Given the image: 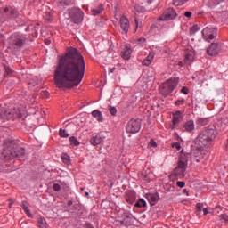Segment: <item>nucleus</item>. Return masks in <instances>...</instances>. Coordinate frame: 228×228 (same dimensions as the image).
Segmentation results:
<instances>
[{"label": "nucleus", "mask_w": 228, "mask_h": 228, "mask_svg": "<svg viewBox=\"0 0 228 228\" xmlns=\"http://www.w3.org/2000/svg\"><path fill=\"white\" fill-rule=\"evenodd\" d=\"M136 200V195L134 193H127L126 194V202H129V204H133Z\"/></svg>", "instance_id": "29"}, {"label": "nucleus", "mask_w": 228, "mask_h": 228, "mask_svg": "<svg viewBox=\"0 0 228 228\" xmlns=\"http://www.w3.org/2000/svg\"><path fill=\"white\" fill-rule=\"evenodd\" d=\"M220 53V46L218 43H212L207 50L208 56H216Z\"/></svg>", "instance_id": "14"}, {"label": "nucleus", "mask_w": 228, "mask_h": 228, "mask_svg": "<svg viewBox=\"0 0 228 228\" xmlns=\"http://www.w3.org/2000/svg\"><path fill=\"white\" fill-rule=\"evenodd\" d=\"M86 197H88L89 193H88V192H86Z\"/></svg>", "instance_id": "58"}, {"label": "nucleus", "mask_w": 228, "mask_h": 228, "mask_svg": "<svg viewBox=\"0 0 228 228\" xmlns=\"http://www.w3.org/2000/svg\"><path fill=\"white\" fill-rule=\"evenodd\" d=\"M184 15H185V17L190 18V17H191V12H185Z\"/></svg>", "instance_id": "49"}, {"label": "nucleus", "mask_w": 228, "mask_h": 228, "mask_svg": "<svg viewBox=\"0 0 228 228\" xmlns=\"http://www.w3.org/2000/svg\"><path fill=\"white\" fill-rule=\"evenodd\" d=\"M184 102H186V100H184V98L178 99L175 102V106H183Z\"/></svg>", "instance_id": "37"}, {"label": "nucleus", "mask_w": 228, "mask_h": 228, "mask_svg": "<svg viewBox=\"0 0 228 228\" xmlns=\"http://www.w3.org/2000/svg\"><path fill=\"white\" fill-rule=\"evenodd\" d=\"M115 70H117V68L113 67V68H111V69L109 70V72H110V74H113V72H115Z\"/></svg>", "instance_id": "50"}, {"label": "nucleus", "mask_w": 228, "mask_h": 228, "mask_svg": "<svg viewBox=\"0 0 228 228\" xmlns=\"http://www.w3.org/2000/svg\"><path fill=\"white\" fill-rule=\"evenodd\" d=\"M208 208H203V215H208Z\"/></svg>", "instance_id": "52"}, {"label": "nucleus", "mask_w": 228, "mask_h": 228, "mask_svg": "<svg viewBox=\"0 0 228 228\" xmlns=\"http://www.w3.org/2000/svg\"><path fill=\"white\" fill-rule=\"evenodd\" d=\"M134 10H135L136 12H138L139 13H140V12H142V9H138V5H136V6L134 7Z\"/></svg>", "instance_id": "53"}, {"label": "nucleus", "mask_w": 228, "mask_h": 228, "mask_svg": "<svg viewBox=\"0 0 228 228\" xmlns=\"http://www.w3.org/2000/svg\"><path fill=\"white\" fill-rule=\"evenodd\" d=\"M181 94H184V95H188V94H190V89H188V87L183 86L181 89Z\"/></svg>", "instance_id": "41"}, {"label": "nucleus", "mask_w": 228, "mask_h": 228, "mask_svg": "<svg viewBox=\"0 0 228 228\" xmlns=\"http://www.w3.org/2000/svg\"><path fill=\"white\" fill-rule=\"evenodd\" d=\"M102 142H104V136H102L101 134H98L93 136L92 139L90 140V143L91 145H94V147L97 145H101Z\"/></svg>", "instance_id": "17"}, {"label": "nucleus", "mask_w": 228, "mask_h": 228, "mask_svg": "<svg viewBox=\"0 0 228 228\" xmlns=\"http://www.w3.org/2000/svg\"><path fill=\"white\" fill-rule=\"evenodd\" d=\"M177 17V12L174 8H168L165 12L159 18V20H174Z\"/></svg>", "instance_id": "10"}, {"label": "nucleus", "mask_w": 228, "mask_h": 228, "mask_svg": "<svg viewBox=\"0 0 228 228\" xmlns=\"http://www.w3.org/2000/svg\"><path fill=\"white\" fill-rule=\"evenodd\" d=\"M135 24H136V28H135V32L138 29V19H135Z\"/></svg>", "instance_id": "54"}, {"label": "nucleus", "mask_w": 228, "mask_h": 228, "mask_svg": "<svg viewBox=\"0 0 228 228\" xmlns=\"http://www.w3.org/2000/svg\"><path fill=\"white\" fill-rule=\"evenodd\" d=\"M145 1H147V3H151V0H145Z\"/></svg>", "instance_id": "59"}, {"label": "nucleus", "mask_w": 228, "mask_h": 228, "mask_svg": "<svg viewBox=\"0 0 228 228\" xmlns=\"http://www.w3.org/2000/svg\"><path fill=\"white\" fill-rule=\"evenodd\" d=\"M147 206V202L143 199H140L138 202L135 203V208H145Z\"/></svg>", "instance_id": "31"}, {"label": "nucleus", "mask_w": 228, "mask_h": 228, "mask_svg": "<svg viewBox=\"0 0 228 228\" xmlns=\"http://www.w3.org/2000/svg\"><path fill=\"white\" fill-rule=\"evenodd\" d=\"M215 138H216V131L215 129H205L198 136L199 145H200L201 149L202 147H208Z\"/></svg>", "instance_id": "3"}, {"label": "nucleus", "mask_w": 228, "mask_h": 228, "mask_svg": "<svg viewBox=\"0 0 228 228\" xmlns=\"http://www.w3.org/2000/svg\"><path fill=\"white\" fill-rule=\"evenodd\" d=\"M176 185L179 187V188H184V186H186V183L183 182V181H178L176 183Z\"/></svg>", "instance_id": "46"}, {"label": "nucleus", "mask_w": 228, "mask_h": 228, "mask_svg": "<svg viewBox=\"0 0 228 228\" xmlns=\"http://www.w3.org/2000/svg\"><path fill=\"white\" fill-rule=\"evenodd\" d=\"M22 208L23 211H25L26 215H28V216H32L31 210H29V208H28V201H22Z\"/></svg>", "instance_id": "28"}, {"label": "nucleus", "mask_w": 228, "mask_h": 228, "mask_svg": "<svg viewBox=\"0 0 228 228\" xmlns=\"http://www.w3.org/2000/svg\"><path fill=\"white\" fill-rule=\"evenodd\" d=\"M146 198L150 202L151 206H156L159 201V194L158 193H148L146 194Z\"/></svg>", "instance_id": "16"}, {"label": "nucleus", "mask_w": 228, "mask_h": 228, "mask_svg": "<svg viewBox=\"0 0 228 228\" xmlns=\"http://www.w3.org/2000/svg\"><path fill=\"white\" fill-rule=\"evenodd\" d=\"M194 60H195V53H193V52H190L185 55L183 61L179 62V65L181 67H184V65H191Z\"/></svg>", "instance_id": "15"}, {"label": "nucleus", "mask_w": 228, "mask_h": 228, "mask_svg": "<svg viewBox=\"0 0 228 228\" xmlns=\"http://www.w3.org/2000/svg\"><path fill=\"white\" fill-rule=\"evenodd\" d=\"M219 124L221 125L220 131L225 129V127H228V116L225 118H223L219 122Z\"/></svg>", "instance_id": "26"}, {"label": "nucleus", "mask_w": 228, "mask_h": 228, "mask_svg": "<svg viewBox=\"0 0 228 228\" xmlns=\"http://www.w3.org/2000/svg\"><path fill=\"white\" fill-rule=\"evenodd\" d=\"M196 208H197V211H196V213H197V215H199V213H200V211H202V204L201 203H198V204H196Z\"/></svg>", "instance_id": "47"}, {"label": "nucleus", "mask_w": 228, "mask_h": 228, "mask_svg": "<svg viewBox=\"0 0 228 228\" xmlns=\"http://www.w3.org/2000/svg\"><path fill=\"white\" fill-rule=\"evenodd\" d=\"M59 134H60L61 138H69V133L67 132V130L61 128L59 130Z\"/></svg>", "instance_id": "34"}, {"label": "nucleus", "mask_w": 228, "mask_h": 228, "mask_svg": "<svg viewBox=\"0 0 228 228\" xmlns=\"http://www.w3.org/2000/svg\"><path fill=\"white\" fill-rule=\"evenodd\" d=\"M13 117L20 118L22 117V111L12 112L10 110H4L0 107V122H6V120H12Z\"/></svg>", "instance_id": "7"}, {"label": "nucleus", "mask_w": 228, "mask_h": 228, "mask_svg": "<svg viewBox=\"0 0 228 228\" xmlns=\"http://www.w3.org/2000/svg\"><path fill=\"white\" fill-rule=\"evenodd\" d=\"M102 10H104V8L102 7V4H101L97 9H92V15L94 17L101 15V13H102Z\"/></svg>", "instance_id": "27"}, {"label": "nucleus", "mask_w": 228, "mask_h": 228, "mask_svg": "<svg viewBox=\"0 0 228 228\" xmlns=\"http://www.w3.org/2000/svg\"><path fill=\"white\" fill-rule=\"evenodd\" d=\"M140 129H142V124L138 119L132 118L126 125V133L131 134L138 133Z\"/></svg>", "instance_id": "9"}, {"label": "nucleus", "mask_w": 228, "mask_h": 228, "mask_svg": "<svg viewBox=\"0 0 228 228\" xmlns=\"http://www.w3.org/2000/svg\"><path fill=\"white\" fill-rule=\"evenodd\" d=\"M37 226L39 228H48L47 221L44 217H38L37 219Z\"/></svg>", "instance_id": "23"}, {"label": "nucleus", "mask_w": 228, "mask_h": 228, "mask_svg": "<svg viewBox=\"0 0 228 228\" xmlns=\"http://www.w3.org/2000/svg\"><path fill=\"white\" fill-rule=\"evenodd\" d=\"M185 3H188V0H174L173 4L174 6H183Z\"/></svg>", "instance_id": "33"}, {"label": "nucleus", "mask_w": 228, "mask_h": 228, "mask_svg": "<svg viewBox=\"0 0 228 228\" xmlns=\"http://www.w3.org/2000/svg\"><path fill=\"white\" fill-rule=\"evenodd\" d=\"M72 204H74V200H69L68 201V206L70 207V206H72Z\"/></svg>", "instance_id": "51"}, {"label": "nucleus", "mask_w": 228, "mask_h": 228, "mask_svg": "<svg viewBox=\"0 0 228 228\" xmlns=\"http://www.w3.org/2000/svg\"><path fill=\"white\" fill-rule=\"evenodd\" d=\"M183 193H186L187 196L190 195V193H189V191H188L187 189H184V190H183Z\"/></svg>", "instance_id": "55"}, {"label": "nucleus", "mask_w": 228, "mask_h": 228, "mask_svg": "<svg viewBox=\"0 0 228 228\" xmlns=\"http://www.w3.org/2000/svg\"><path fill=\"white\" fill-rule=\"evenodd\" d=\"M58 3L61 6H70L74 0H58Z\"/></svg>", "instance_id": "30"}, {"label": "nucleus", "mask_w": 228, "mask_h": 228, "mask_svg": "<svg viewBox=\"0 0 228 228\" xmlns=\"http://www.w3.org/2000/svg\"><path fill=\"white\" fill-rule=\"evenodd\" d=\"M200 28H199V25H193L191 29H190V33L191 35H195V33H197V31H200Z\"/></svg>", "instance_id": "35"}, {"label": "nucleus", "mask_w": 228, "mask_h": 228, "mask_svg": "<svg viewBox=\"0 0 228 228\" xmlns=\"http://www.w3.org/2000/svg\"><path fill=\"white\" fill-rule=\"evenodd\" d=\"M92 116L96 118L99 122H104V117L102 116V112L99 110H95L92 112Z\"/></svg>", "instance_id": "21"}, {"label": "nucleus", "mask_w": 228, "mask_h": 228, "mask_svg": "<svg viewBox=\"0 0 228 228\" xmlns=\"http://www.w3.org/2000/svg\"><path fill=\"white\" fill-rule=\"evenodd\" d=\"M66 19H69L70 22L74 24H81L83 19H85V13L81 9L72 8L68 10V14H66Z\"/></svg>", "instance_id": "5"}, {"label": "nucleus", "mask_w": 228, "mask_h": 228, "mask_svg": "<svg viewBox=\"0 0 228 228\" xmlns=\"http://www.w3.org/2000/svg\"><path fill=\"white\" fill-rule=\"evenodd\" d=\"M8 41L12 47L19 49L26 44V37L19 32H15L9 37Z\"/></svg>", "instance_id": "6"}, {"label": "nucleus", "mask_w": 228, "mask_h": 228, "mask_svg": "<svg viewBox=\"0 0 228 228\" xmlns=\"http://www.w3.org/2000/svg\"><path fill=\"white\" fill-rule=\"evenodd\" d=\"M61 158L62 162L64 163V165H67V166L71 165L72 160H71L70 157L69 156V154L62 153L61 155Z\"/></svg>", "instance_id": "22"}, {"label": "nucleus", "mask_w": 228, "mask_h": 228, "mask_svg": "<svg viewBox=\"0 0 228 228\" xmlns=\"http://www.w3.org/2000/svg\"><path fill=\"white\" fill-rule=\"evenodd\" d=\"M154 53L151 52L142 62V67H149V65H152V61H154Z\"/></svg>", "instance_id": "19"}, {"label": "nucleus", "mask_w": 228, "mask_h": 228, "mask_svg": "<svg viewBox=\"0 0 228 228\" xmlns=\"http://www.w3.org/2000/svg\"><path fill=\"white\" fill-rule=\"evenodd\" d=\"M83 190H84V189H83V188H81V191H83Z\"/></svg>", "instance_id": "61"}, {"label": "nucleus", "mask_w": 228, "mask_h": 228, "mask_svg": "<svg viewBox=\"0 0 228 228\" xmlns=\"http://www.w3.org/2000/svg\"><path fill=\"white\" fill-rule=\"evenodd\" d=\"M173 149H175L176 151H181V143L180 142H175L172 144Z\"/></svg>", "instance_id": "43"}, {"label": "nucleus", "mask_w": 228, "mask_h": 228, "mask_svg": "<svg viewBox=\"0 0 228 228\" xmlns=\"http://www.w3.org/2000/svg\"><path fill=\"white\" fill-rule=\"evenodd\" d=\"M120 28L123 34H127L129 32V28H131V24L129 23V19L126 16H122L120 18Z\"/></svg>", "instance_id": "12"}, {"label": "nucleus", "mask_w": 228, "mask_h": 228, "mask_svg": "<svg viewBox=\"0 0 228 228\" xmlns=\"http://www.w3.org/2000/svg\"><path fill=\"white\" fill-rule=\"evenodd\" d=\"M69 143H70L71 147H79L80 142L77 140V138H76L75 136H71L69 138Z\"/></svg>", "instance_id": "25"}, {"label": "nucleus", "mask_w": 228, "mask_h": 228, "mask_svg": "<svg viewBox=\"0 0 228 228\" xmlns=\"http://www.w3.org/2000/svg\"><path fill=\"white\" fill-rule=\"evenodd\" d=\"M4 69H5V74L6 76H10L13 73V69H12L10 67L8 66H4Z\"/></svg>", "instance_id": "40"}, {"label": "nucleus", "mask_w": 228, "mask_h": 228, "mask_svg": "<svg viewBox=\"0 0 228 228\" xmlns=\"http://www.w3.org/2000/svg\"><path fill=\"white\" fill-rule=\"evenodd\" d=\"M85 58L76 48H70L59 58L55 73L54 85L57 88H74L79 86L85 77Z\"/></svg>", "instance_id": "1"}, {"label": "nucleus", "mask_w": 228, "mask_h": 228, "mask_svg": "<svg viewBox=\"0 0 228 228\" xmlns=\"http://www.w3.org/2000/svg\"><path fill=\"white\" fill-rule=\"evenodd\" d=\"M224 0H209L212 6H218L219 4L223 3Z\"/></svg>", "instance_id": "38"}, {"label": "nucleus", "mask_w": 228, "mask_h": 228, "mask_svg": "<svg viewBox=\"0 0 228 228\" xmlns=\"http://www.w3.org/2000/svg\"><path fill=\"white\" fill-rule=\"evenodd\" d=\"M182 130L183 133H193V131H195V121H193V119L185 121L183 125Z\"/></svg>", "instance_id": "13"}, {"label": "nucleus", "mask_w": 228, "mask_h": 228, "mask_svg": "<svg viewBox=\"0 0 228 228\" xmlns=\"http://www.w3.org/2000/svg\"><path fill=\"white\" fill-rule=\"evenodd\" d=\"M41 97H43V99H49V92L42 91L41 92Z\"/></svg>", "instance_id": "42"}, {"label": "nucleus", "mask_w": 228, "mask_h": 228, "mask_svg": "<svg viewBox=\"0 0 228 228\" xmlns=\"http://www.w3.org/2000/svg\"><path fill=\"white\" fill-rule=\"evenodd\" d=\"M44 18H45V20H47V22H51V20H53V14L51 13V12H48L45 13Z\"/></svg>", "instance_id": "36"}, {"label": "nucleus", "mask_w": 228, "mask_h": 228, "mask_svg": "<svg viewBox=\"0 0 228 228\" xmlns=\"http://www.w3.org/2000/svg\"><path fill=\"white\" fill-rule=\"evenodd\" d=\"M188 168V156L184 153H181L178 159L177 166L174 170V174L176 177H184V174Z\"/></svg>", "instance_id": "4"}, {"label": "nucleus", "mask_w": 228, "mask_h": 228, "mask_svg": "<svg viewBox=\"0 0 228 228\" xmlns=\"http://www.w3.org/2000/svg\"><path fill=\"white\" fill-rule=\"evenodd\" d=\"M109 111L112 117H115L117 115V108L115 107H109Z\"/></svg>", "instance_id": "39"}, {"label": "nucleus", "mask_w": 228, "mask_h": 228, "mask_svg": "<svg viewBox=\"0 0 228 228\" xmlns=\"http://www.w3.org/2000/svg\"><path fill=\"white\" fill-rule=\"evenodd\" d=\"M53 188L54 191H60V190H61V186L58 183H54Z\"/></svg>", "instance_id": "44"}, {"label": "nucleus", "mask_w": 228, "mask_h": 228, "mask_svg": "<svg viewBox=\"0 0 228 228\" xmlns=\"http://www.w3.org/2000/svg\"><path fill=\"white\" fill-rule=\"evenodd\" d=\"M26 154V150L20 149L19 153H15L13 156L17 158L18 159H22L24 158V155Z\"/></svg>", "instance_id": "32"}, {"label": "nucleus", "mask_w": 228, "mask_h": 228, "mask_svg": "<svg viewBox=\"0 0 228 228\" xmlns=\"http://www.w3.org/2000/svg\"><path fill=\"white\" fill-rule=\"evenodd\" d=\"M183 112L180 110H176L173 112V119H172V125H171V129H175L181 122H183Z\"/></svg>", "instance_id": "11"}, {"label": "nucleus", "mask_w": 228, "mask_h": 228, "mask_svg": "<svg viewBox=\"0 0 228 228\" xmlns=\"http://www.w3.org/2000/svg\"><path fill=\"white\" fill-rule=\"evenodd\" d=\"M201 34L206 42H210L211 40L216 38L218 35V28L207 27L203 28Z\"/></svg>", "instance_id": "8"}, {"label": "nucleus", "mask_w": 228, "mask_h": 228, "mask_svg": "<svg viewBox=\"0 0 228 228\" xmlns=\"http://www.w3.org/2000/svg\"><path fill=\"white\" fill-rule=\"evenodd\" d=\"M179 86V77H171L162 83L159 87V93L163 97H168L174 90Z\"/></svg>", "instance_id": "2"}, {"label": "nucleus", "mask_w": 228, "mask_h": 228, "mask_svg": "<svg viewBox=\"0 0 228 228\" xmlns=\"http://www.w3.org/2000/svg\"><path fill=\"white\" fill-rule=\"evenodd\" d=\"M149 147H158L156 141L151 139V142H149Z\"/></svg>", "instance_id": "48"}, {"label": "nucleus", "mask_w": 228, "mask_h": 228, "mask_svg": "<svg viewBox=\"0 0 228 228\" xmlns=\"http://www.w3.org/2000/svg\"><path fill=\"white\" fill-rule=\"evenodd\" d=\"M9 208H12V203L9 204Z\"/></svg>", "instance_id": "60"}, {"label": "nucleus", "mask_w": 228, "mask_h": 228, "mask_svg": "<svg viewBox=\"0 0 228 228\" xmlns=\"http://www.w3.org/2000/svg\"><path fill=\"white\" fill-rule=\"evenodd\" d=\"M139 42H146V39L145 38H140Z\"/></svg>", "instance_id": "56"}, {"label": "nucleus", "mask_w": 228, "mask_h": 228, "mask_svg": "<svg viewBox=\"0 0 228 228\" xmlns=\"http://www.w3.org/2000/svg\"><path fill=\"white\" fill-rule=\"evenodd\" d=\"M4 12L5 13H8V12H9V17H10V19H15V18L19 17V12H18L17 10H15V9H10V8H8V7H5V8L4 9Z\"/></svg>", "instance_id": "20"}, {"label": "nucleus", "mask_w": 228, "mask_h": 228, "mask_svg": "<svg viewBox=\"0 0 228 228\" xmlns=\"http://www.w3.org/2000/svg\"><path fill=\"white\" fill-rule=\"evenodd\" d=\"M131 54H133V49L126 46L125 49L121 52V58L126 61L131 60Z\"/></svg>", "instance_id": "18"}, {"label": "nucleus", "mask_w": 228, "mask_h": 228, "mask_svg": "<svg viewBox=\"0 0 228 228\" xmlns=\"http://www.w3.org/2000/svg\"><path fill=\"white\" fill-rule=\"evenodd\" d=\"M208 122H209V118H199L196 120V124L198 126H208Z\"/></svg>", "instance_id": "24"}, {"label": "nucleus", "mask_w": 228, "mask_h": 228, "mask_svg": "<svg viewBox=\"0 0 228 228\" xmlns=\"http://www.w3.org/2000/svg\"><path fill=\"white\" fill-rule=\"evenodd\" d=\"M206 152H208V151H204V149L201 151V153L206 154Z\"/></svg>", "instance_id": "57"}, {"label": "nucleus", "mask_w": 228, "mask_h": 228, "mask_svg": "<svg viewBox=\"0 0 228 228\" xmlns=\"http://www.w3.org/2000/svg\"><path fill=\"white\" fill-rule=\"evenodd\" d=\"M219 218H221V220H224V222L228 223V215L227 214H222L219 216Z\"/></svg>", "instance_id": "45"}]
</instances>
